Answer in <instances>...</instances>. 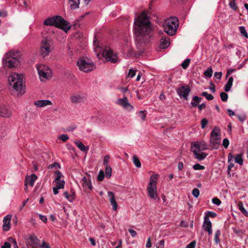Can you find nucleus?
Returning <instances> with one entry per match:
<instances>
[{
  "label": "nucleus",
  "mask_w": 248,
  "mask_h": 248,
  "mask_svg": "<svg viewBox=\"0 0 248 248\" xmlns=\"http://www.w3.org/2000/svg\"><path fill=\"white\" fill-rule=\"evenodd\" d=\"M135 42L139 49L148 44L153 35V29L148 16L144 13L135 19Z\"/></svg>",
  "instance_id": "nucleus-1"
},
{
  "label": "nucleus",
  "mask_w": 248,
  "mask_h": 248,
  "mask_svg": "<svg viewBox=\"0 0 248 248\" xmlns=\"http://www.w3.org/2000/svg\"><path fill=\"white\" fill-rule=\"evenodd\" d=\"M8 82L12 92L17 95H23L25 93V85L23 75L12 73L8 77Z\"/></svg>",
  "instance_id": "nucleus-2"
},
{
  "label": "nucleus",
  "mask_w": 248,
  "mask_h": 248,
  "mask_svg": "<svg viewBox=\"0 0 248 248\" xmlns=\"http://www.w3.org/2000/svg\"><path fill=\"white\" fill-rule=\"evenodd\" d=\"M94 43V50L96 53V56L99 58L100 56L105 58L108 62H110L112 63H116L118 61V57L116 54H114L112 50L108 46H105L104 48L101 47L99 43L96 44L95 40Z\"/></svg>",
  "instance_id": "nucleus-3"
},
{
  "label": "nucleus",
  "mask_w": 248,
  "mask_h": 248,
  "mask_svg": "<svg viewBox=\"0 0 248 248\" xmlns=\"http://www.w3.org/2000/svg\"><path fill=\"white\" fill-rule=\"evenodd\" d=\"M44 24L46 26H54L62 29L67 32L71 28L70 24L60 16L48 17L44 21Z\"/></svg>",
  "instance_id": "nucleus-4"
},
{
  "label": "nucleus",
  "mask_w": 248,
  "mask_h": 248,
  "mask_svg": "<svg viewBox=\"0 0 248 248\" xmlns=\"http://www.w3.org/2000/svg\"><path fill=\"white\" fill-rule=\"evenodd\" d=\"M19 53L18 52L10 51L7 53L2 60L3 64L10 68H14L19 63Z\"/></svg>",
  "instance_id": "nucleus-5"
},
{
  "label": "nucleus",
  "mask_w": 248,
  "mask_h": 248,
  "mask_svg": "<svg viewBox=\"0 0 248 248\" xmlns=\"http://www.w3.org/2000/svg\"><path fill=\"white\" fill-rule=\"evenodd\" d=\"M178 25V19L176 17H171L165 20L163 25L164 30L168 35L172 36L175 34Z\"/></svg>",
  "instance_id": "nucleus-6"
},
{
  "label": "nucleus",
  "mask_w": 248,
  "mask_h": 248,
  "mask_svg": "<svg viewBox=\"0 0 248 248\" xmlns=\"http://www.w3.org/2000/svg\"><path fill=\"white\" fill-rule=\"evenodd\" d=\"M158 176V174H154L151 175L150 178L149 183L147 187L148 196L151 199L155 200L158 198L156 191V184Z\"/></svg>",
  "instance_id": "nucleus-7"
},
{
  "label": "nucleus",
  "mask_w": 248,
  "mask_h": 248,
  "mask_svg": "<svg viewBox=\"0 0 248 248\" xmlns=\"http://www.w3.org/2000/svg\"><path fill=\"white\" fill-rule=\"evenodd\" d=\"M77 66L79 69L84 72H90L95 68L93 61L88 58H81L77 62Z\"/></svg>",
  "instance_id": "nucleus-8"
},
{
  "label": "nucleus",
  "mask_w": 248,
  "mask_h": 248,
  "mask_svg": "<svg viewBox=\"0 0 248 248\" xmlns=\"http://www.w3.org/2000/svg\"><path fill=\"white\" fill-rule=\"evenodd\" d=\"M52 50L51 41L47 38L43 39L41 42L39 51L40 55L44 58L48 56Z\"/></svg>",
  "instance_id": "nucleus-9"
},
{
  "label": "nucleus",
  "mask_w": 248,
  "mask_h": 248,
  "mask_svg": "<svg viewBox=\"0 0 248 248\" xmlns=\"http://www.w3.org/2000/svg\"><path fill=\"white\" fill-rule=\"evenodd\" d=\"M36 68L41 81L44 79H49L51 78V71L47 66L43 64H37Z\"/></svg>",
  "instance_id": "nucleus-10"
},
{
  "label": "nucleus",
  "mask_w": 248,
  "mask_h": 248,
  "mask_svg": "<svg viewBox=\"0 0 248 248\" xmlns=\"http://www.w3.org/2000/svg\"><path fill=\"white\" fill-rule=\"evenodd\" d=\"M176 92L181 98L187 100L190 92V89L188 85L182 86L178 88Z\"/></svg>",
  "instance_id": "nucleus-11"
},
{
  "label": "nucleus",
  "mask_w": 248,
  "mask_h": 248,
  "mask_svg": "<svg viewBox=\"0 0 248 248\" xmlns=\"http://www.w3.org/2000/svg\"><path fill=\"white\" fill-rule=\"evenodd\" d=\"M208 149L207 143L204 141H196L191 143V150H197L199 151L206 150Z\"/></svg>",
  "instance_id": "nucleus-12"
},
{
  "label": "nucleus",
  "mask_w": 248,
  "mask_h": 248,
  "mask_svg": "<svg viewBox=\"0 0 248 248\" xmlns=\"http://www.w3.org/2000/svg\"><path fill=\"white\" fill-rule=\"evenodd\" d=\"M117 104L122 107L130 111L133 109V107L128 101L127 98L124 96L123 98H119L117 100Z\"/></svg>",
  "instance_id": "nucleus-13"
},
{
  "label": "nucleus",
  "mask_w": 248,
  "mask_h": 248,
  "mask_svg": "<svg viewBox=\"0 0 248 248\" xmlns=\"http://www.w3.org/2000/svg\"><path fill=\"white\" fill-rule=\"evenodd\" d=\"M84 98L78 93H74L70 95V100L73 104H78L83 102Z\"/></svg>",
  "instance_id": "nucleus-14"
},
{
  "label": "nucleus",
  "mask_w": 248,
  "mask_h": 248,
  "mask_svg": "<svg viewBox=\"0 0 248 248\" xmlns=\"http://www.w3.org/2000/svg\"><path fill=\"white\" fill-rule=\"evenodd\" d=\"M12 216L7 215L5 216L3 219L2 230L4 231H8L11 228V220Z\"/></svg>",
  "instance_id": "nucleus-15"
},
{
  "label": "nucleus",
  "mask_w": 248,
  "mask_h": 248,
  "mask_svg": "<svg viewBox=\"0 0 248 248\" xmlns=\"http://www.w3.org/2000/svg\"><path fill=\"white\" fill-rule=\"evenodd\" d=\"M55 174L56 175L55 182L56 183V186L62 185L63 186V188L65 185V181L63 179H62L63 177V175L59 170L56 171Z\"/></svg>",
  "instance_id": "nucleus-16"
},
{
  "label": "nucleus",
  "mask_w": 248,
  "mask_h": 248,
  "mask_svg": "<svg viewBox=\"0 0 248 248\" xmlns=\"http://www.w3.org/2000/svg\"><path fill=\"white\" fill-rule=\"evenodd\" d=\"M108 196L109 198L110 204L112 206V209L114 211H116L117 209L118 205L114 193L111 191H108Z\"/></svg>",
  "instance_id": "nucleus-17"
},
{
  "label": "nucleus",
  "mask_w": 248,
  "mask_h": 248,
  "mask_svg": "<svg viewBox=\"0 0 248 248\" xmlns=\"http://www.w3.org/2000/svg\"><path fill=\"white\" fill-rule=\"evenodd\" d=\"M37 179V176L34 174H32L30 176H26L25 185L27 186L28 185H29L31 186H33L34 182Z\"/></svg>",
  "instance_id": "nucleus-18"
},
{
  "label": "nucleus",
  "mask_w": 248,
  "mask_h": 248,
  "mask_svg": "<svg viewBox=\"0 0 248 248\" xmlns=\"http://www.w3.org/2000/svg\"><path fill=\"white\" fill-rule=\"evenodd\" d=\"M30 245L32 248H38L39 247V240L35 235H31L29 237Z\"/></svg>",
  "instance_id": "nucleus-19"
},
{
  "label": "nucleus",
  "mask_w": 248,
  "mask_h": 248,
  "mask_svg": "<svg viewBox=\"0 0 248 248\" xmlns=\"http://www.w3.org/2000/svg\"><path fill=\"white\" fill-rule=\"evenodd\" d=\"M193 152L195 157L196 159L199 161H202L204 160L207 155V154L204 152H200L201 151H197V150H192Z\"/></svg>",
  "instance_id": "nucleus-20"
},
{
  "label": "nucleus",
  "mask_w": 248,
  "mask_h": 248,
  "mask_svg": "<svg viewBox=\"0 0 248 248\" xmlns=\"http://www.w3.org/2000/svg\"><path fill=\"white\" fill-rule=\"evenodd\" d=\"M11 111L7 107L3 106L0 108V116L9 117L11 115Z\"/></svg>",
  "instance_id": "nucleus-21"
},
{
  "label": "nucleus",
  "mask_w": 248,
  "mask_h": 248,
  "mask_svg": "<svg viewBox=\"0 0 248 248\" xmlns=\"http://www.w3.org/2000/svg\"><path fill=\"white\" fill-rule=\"evenodd\" d=\"M82 185L85 188H88L90 190L93 189V186L90 179H87L85 176L83 177L81 180Z\"/></svg>",
  "instance_id": "nucleus-22"
},
{
  "label": "nucleus",
  "mask_w": 248,
  "mask_h": 248,
  "mask_svg": "<svg viewBox=\"0 0 248 248\" xmlns=\"http://www.w3.org/2000/svg\"><path fill=\"white\" fill-rule=\"evenodd\" d=\"M52 102L48 100H40L34 102V105L37 107H43L48 105H51Z\"/></svg>",
  "instance_id": "nucleus-23"
},
{
  "label": "nucleus",
  "mask_w": 248,
  "mask_h": 248,
  "mask_svg": "<svg viewBox=\"0 0 248 248\" xmlns=\"http://www.w3.org/2000/svg\"><path fill=\"white\" fill-rule=\"evenodd\" d=\"M220 137H212L210 138V143L212 146L213 148L217 149L218 145L220 144Z\"/></svg>",
  "instance_id": "nucleus-24"
},
{
  "label": "nucleus",
  "mask_w": 248,
  "mask_h": 248,
  "mask_svg": "<svg viewBox=\"0 0 248 248\" xmlns=\"http://www.w3.org/2000/svg\"><path fill=\"white\" fill-rule=\"evenodd\" d=\"M170 44L169 38L168 37H162L160 40V47L163 48L168 47Z\"/></svg>",
  "instance_id": "nucleus-25"
},
{
  "label": "nucleus",
  "mask_w": 248,
  "mask_h": 248,
  "mask_svg": "<svg viewBox=\"0 0 248 248\" xmlns=\"http://www.w3.org/2000/svg\"><path fill=\"white\" fill-rule=\"evenodd\" d=\"M74 143L81 151L87 152L89 150V148L86 147L82 142L76 140Z\"/></svg>",
  "instance_id": "nucleus-26"
},
{
  "label": "nucleus",
  "mask_w": 248,
  "mask_h": 248,
  "mask_svg": "<svg viewBox=\"0 0 248 248\" xmlns=\"http://www.w3.org/2000/svg\"><path fill=\"white\" fill-rule=\"evenodd\" d=\"M202 98L198 96H194L192 97V101L190 104L191 107H196L199 105V104L201 102Z\"/></svg>",
  "instance_id": "nucleus-27"
},
{
  "label": "nucleus",
  "mask_w": 248,
  "mask_h": 248,
  "mask_svg": "<svg viewBox=\"0 0 248 248\" xmlns=\"http://www.w3.org/2000/svg\"><path fill=\"white\" fill-rule=\"evenodd\" d=\"M233 78L232 77L229 78L227 83L224 87V90L225 92H228L230 91L233 82Z\"/></svg>",
  "instance_id": "nucleus-28"
},
{
  "label": "nucleus",
  "mask_w": 248,
  "mask_h": 248,
  "mask_svg": "<svg viewBox=\"0 0 248 248\" xmlns=\"http://www.w3.org/2000/svg\"><path fill=\"white\" fill-rule=\"evenodd\" d=\"M203 228L204 231H206L208 229L212 228V223L209 219H207V217L206 219L204 218V221L203 223Z\"/></svg>",
  "instance_id": "nucleus-29"
},
{
  "label": "nucleus",
  "mask_w": 248,
  "mask_h": 248,
  "mask_svg": "<svg viewBox=\"0 0 248 248\" xmlns=\"http://www.w3.org/2000/svg\"><path fill=\"white\" fill-rule=\"evenodd\" d=\"M80 0H69L71 8L75 9L79 7Z\"/></svg>",
  "instance_id": "nucleus-30"
},
{
  "label": "nucleus",
  "mask_w": 248,
  "mask_h": 248,
  "mask_svg": "<svg viewBox=\"0 0 248 248\" xmlns=\"http://www.w3.org/2000/svg\"><path fill=\"white\" fill-rule=\"evenodd\" d=\"M235 162L241 166L243 164V154H239L236 155L235 157Z\"/></svg>",
  "instance_id": "nucleus-31"
},
{
  "label": "nucleus",
  "mask_w": 248,
  "mask_h": 248,
  "mask_svg": "<svg viewBox=\"0 0 248 248\" xmlns=\"http://www.w3.org/2000/svg\"><path fill=\"white\" fill-rule=\"evenodd\" d=\"M63 196L70 202H72L75 198L74 193H73L72 194H69L67 191H65L63 193Z\"/></svg>",
  "instance_id": "nucleus-32"
},
{
  "label": "nucleus",
  "mask_w": 248,
  "mask_h": 248,
  "mask_svg": "<svg viewBox=\"0 0 248 248\" xmlns=\"http://www.w3.org/2000/svg\"><path fill=\"white\" fill-rule=\"evenodd\" d=\"M220 130L218 127L216 126L212 130L211 133V137H219Z\"/></svg>",
  "instance_id": "nucleus-33"
},
{
  "label": "nucleus",
  "mask_w": 248,
  "mask_h": 248,
  "mask_svg": "<svg viewBox=\"0 0 248 248\" xmlns=\"http://www.w3.org/2000/svg\"><path fill=\"white\" fill-rule=\"evenodd\" d=\"M233 157L234 156L232 153H230L228 154V162L229 163L228 167H229V168H231V169L234 167L233 163L231 162V161L233 159Z\"/></svg>",
  "instance_id": "nucleus-34"
},
{
  "label": "nucleus",
  "mask_w": 248,
  "mask_h": 248,
  "mask_svg": "<svg viewBox=\"0 0 248 248\" xmlns=\"http://www.w3.org/2000/svg\"><path fill=\"white\" fill-rule=\"evenodd\" d=\"M239 209L241 212L246 216L248 217V212L245 209L243 203L240 202L238 204Z\"/></svg>",
  "instance_id": "nucleus-35"
},
{
  "label": "nucleus",
  "mask_w": 248,
  "mask_h": 248,
  "mask_svg": "<svg viewBox=\"0 0 248 248\" xmlns=\"http://www.w3.org/2000/svg\"><path fill=\"white\" fill-rule=\"evenodd\" d=\"M229 5L230 7L234 11H236L238 9L236 0H231L229 3Z\"/></svg>",
  "instance_id": "nucleus-36"
},
{
  "label": "nucleus",
  "mask_w": 248,
  "mask_h": 248,
  "mask_svg": "<svg viewBox=\"0 0 248 248\" xmlns=\"http://www.w3.org/2000/svg\"><path fill=\"white\" fill-rule=\"evenodd\" d=\"M105 173L107 178H109L111 177L112 174V169L110 166H106Z\"/></svg>",
  "instance_id": "nucleus-37"
},
{
  "label": "nucleus",
  "mask_w": 248,
  "mask_h": 248,
  "mask_svg": "<svg viewBox=\"0 0 248 248\" xmlns=\"http://www.w3.org/2000/svg\"><path fill=\"white\" fill-rule=\"evenodd\" d=\"M133 161L134 165L137 167V168H140L141 167V163L140 162L138 158V157L134 155L133 156Z\"/></svg>",
  "instance_id": "nucleus-38"
},
{
  "label": "nucleus",
  "mask_w": 248,
  "mask_h": 248,
  "mask_svg": "<svg viewBox=\"0 0 248 248\" xmlns=\"http://www.w3.org/2000/svg\"><path fill=\"white\" fill-rule=\"evenodd\" d=\"M216 216L217 214L216 213L212 211H208L206 213L204 218L206 219L207 217V219H209V217H216Z\"/></svg>",
  "instance_id": "nucleus-39"
},
{
  "label": "nucleus",
  "mask_w": 248,
  "mask_h": 248,
  "mask_svg": "<svg viewBox=\"0 0 248 248\" xmlns=\"http://www.w3.org/2000/svg\"><path fill=\"white\" fill-rule=\"evenodd\" d=\"M220 231L219 230H217L216 231L215 234V242L217 244H218L220 243V239L219 238V236L220 235Z\"/></svg>",
  "instance_id": "nucleus-40"
},
{
  "label": "nucleus",
  "mask_w": 248,
  "mask_h": 248,
  "mask_svg": "<svg viewBox=\"0 0 248 248\" xmlns=\"http://www.w3.org/2000/svg\"><path fill=\"white\" fill-rule=\"evenodd\" d=\"M213 71L211 67H208L204 72V75L207 78H211L212 76Z\"/></svg>",
  "instance_id": "nucleus-41"
},
{
  "label": "nucleus",
  "mask_w": 248,
  "mask_h": 248,
  "mask_svg": "<svg viewBox=\"0 0 248 248\" xmlns=\"http://www.w3.org/2000/svg\"><path fill=\"white\" fill-rule=\"evenodd\" d=\"M201 95L205 97L208 100H212L214 99L213 95L211 94H208L206 92H202Z\"/></svg>",
  "instance_id": "nucleus-42"
},
{
  "label": "nucleus",
  "mask_w": 248,
  "mask_h": 248,
  "mask_svg": "<svg viewBox=\"0 0 248 248\" xmlns=\"http://www.w3.org/2000/svg\"><path fill=\"white\" fill-rule=\"evenodd\" d=\"M190 62V59L187 58L181 64V66L183 67V69H186L188 65L189 64V63Z\"/></svg>",
  "instance_id": "nucleus-43"
},
{
  "label": "nucleus",
  "mask_w": 248,
  "mask_h": 248,
  "mask_svg": "<svg viewBox=\"0 0 248 248\" xmlns=\"http://www.w3.org/2000/svg\"><path fill=\"white\" fill-rule=\"evenodd\" d=\"M105 177L104 172L103 170L99 171V174L97 176V180L99 181H102Z\"/></svg>",
  "instance_id": "nucleus-44"
},
{
  "label": "nucleus",
  "mask_w": 248,
  "mask_h": 248,
  "mask_svg": "<svg viewBox=\"0 0 248 248\" xmlns=\"http://www.w3.org/2000/svg\"><path fill=\"white\" fill-rule=\"evenodd\" d=\"M63 186L62 185L56 186L53 188V191L54 195H57L59 193V189H62Z\"/></svg>",
  "instance_id": "nucleus-45"
},
{
  "label": "nucleus",
  "mask_w": 248,
  "mask_h": 248,
  "mask_svg": "<svg viewBox=\"0 0 248 248\" xmlns=\"http://www.w3.org/2000/svg\"><path fill=\"white\" fill-rule=\"evenodd\" d=\"M53 168L56 169H60L61 168V166L58 162H55L54 163L49 165L48 167V169L49 170H51Z\"/></svg>",
  "instance_id": "nucleus-46"
},
{
  "label": "nucleus",
  "mask_w": 248,
  "mask_h": 248,
  "mask_svg": "<svg viewBox=\"0 0 248 248\" xmlns=\"http://www.w3.org/2000/svg\"><path fill=\"white\" fill-rule=\"evenodd\" d=\"M220 96L222 101L225 102L227 101L228 98V94L224 92H222L220 94Z\"/></svg>",
  "instance_id": "nucleus-47"
},
{
  "label": "nucleus",
  "mask_w": 248,
  "mask_h": 248,
  "mask_svg": "<svg viewBox=\"0 0 248 248\" xmlns=\"http://www.w3.org/2000/svg\"><path fill=\"white\" fill-rule=\"evenodd\" d=\"M193 168L195 170H203L205 169V167L199 164H196L193 166Z\"/></svg>",
  "instance_id": "nucleus-48"
},
{
  "label": "nucleus",
  "mask_w": 248,
  "mask_h": 248,
  "mask_svg": "<svg viewBox=\"0 0 248 248\" xmlns=\"http://www.w3.org/2000/svg\"><path fill=\"white\" fill-rule=\"evenodd\" d=\"M110 159V156L108 155H106L104 157L103 160V165L105 166H109L108 165L109 161Z\"/></svg>",
  "instance_id": "nucleus-49"
},
{
  "label": "nucleus",
  "mask_w": 248,
  "mask_h": 248,
  "mask_svg": "<svg viewBox=\"0 0 248 248\" xmlns=\"http://www.w3.org/2000/svg\"><path fill=\"white\" fill-rule=\"evenodd\" d=\"M200 194V191L197 188H195L192 190V195L195 198H198Z\"/></svg>",
  "instance_id": "nucleus-50"
},
{
  "label": "nucleus",
  "mask_w": 248,
  "mask_h": 248,
  "mask_svg": "<svg viewBox=\"0 0 248 248\" xmlns=\"http://www.w3.org/2000/svg\"><path fill=\"white\" fill-rule=\"evenodd\" d=\"M136 70H133L132 69H130L129 70V73L128 74V77L130 78H133L136 75Z\"/></svg>",
  "instance_id": "nucleus-51"
},
{
  "label": "nucleus",
  "mask_w": 248,
  "mask_h": 248,
  "mask_svg": "<svg viewBox=\"0 0 248 248\" xmlns=\"http://www.w3.org/2000/svg\"><path fill=\"white\" fill-rule=\"evenodd\" d=\"M239 30H240V31L241 33L244 36L246 37L247 38L248 37V34H247V32L246 31V30L245 28L244 27H242V26L240 27Z\"/></svg>",
  "instance_id": "nucleus-52"
},
{
  "label": "nucleus",
  "mask_w": 248,
  "mask_h": 248,
  "mask_svg": "<svg viewBox=\"0 0 248 248\" xmlns=\"http://www.w3.org/2000/svg\"><path fill=\"white\" fill-rule=\"evenodd\" d=\"M59 139L61 140L62 141L65 142L69 139V137L66 134H62L59 137Z\"/></svg>",
  "instance_id": "nucleus-53"
},
{
  "label": "nucleus",
  "mask_w": 248,
  "mask_h": 248,
  "mask_svg": "<svg viewBox=\"0 0 248 248\" xmlns=\"http://www.w3.org/2000/svg\"><path fill=\"white\" fill-rule=\"evenodd\" d=\"M208 124V120L205 119H202L201 121V127L202 129H203L207 124Z\"/></svg>",
  "instance_id": "nucleus-54"
},
{
  "label": "nucleus",
  "mask_w": 248,
  "mask_h": 248,
  "mask_svg": "<svg viewBox=\"0 0 248 248\" xmlns=\"http://www.w3.org/2000/svg\"><path fill=\"white\" fill-rule=\"evenodd\" d=\"M212 202L214 204L217 205H219L221 203V201L217 198H213L212 199Z\"/></svg>",
  "instance_id": "nucleus-55"
},
{
  "label": "nucleus",
  "mask_w": 248,
  "mask_h": 248,
  "mask_svg": "<svg viewBox=\"0 0 248 248\" xmlns=\"http://www.w3.org/2000/svg\"><path fill=\"white\" fill-rule=\"evenodd\" d=\"M223 146L226 149L228 147L229 145V140L228 139L225 138L223 140Z\"/></svg>",
  "instance_id": "nucleus-56"
},
{
  "label": "nucleus",
  "mask_w": 248,
  "mask_h": 248,
  "mask_svg": "<svg viewBox=\"0 0 248 248\" xmlns=\"http://www.w3.org/2000/svg\"><path fill=\"white\" fill-rule=\"evenodd\" d=\"M139 116L142 121H144L146 118V115L144 113L143 111H140L139 112Z\"/></svg>",
  "instance_id": "nucleus-57"
},
{
  "label": "nucleus",
  "mask_w": 248,
  "mask_h": 248,
  "mask_svg": "<svg viewBox=\"0 0 248 248\" xmlns=\"http://www.w3.org/2000/svg\"><path fill=\"white\" fill-rule=\"evenodd\" d=\"M196 246V241H193L191 242L186 248H195Z\"/></svg>",
  "instance_id": "nucleus-58"
},
{
  "label": "nucleus",
  "mask_w": 248,
  "mask_h": 248,
  "mask_svg": "<svg viewBox=\"0 0 248 248\" xmlns=\"http://www.w3.org/2000/svg\"><path fill=\"white\" fill-rule=\"evenodd\" d=\"M39 247L40 248H50V247L49 245V244L45 242L44 241H43L42 244L41 245H39Z\"/></svg>",
  "instance_id": "nucleus-59"
},
{
  "label": "nucleus",
  "mask_w": 248,
  "mask_h": 248,
  "mask_svg": "<svg viewBox=\"0 0 248 248\" xmlns=\"http://www.w3.org/2000/svg\"><path fill=\"white\" fill-rule=\"evenodd\" d=\"M214 77L216 78L220 79L222 77V73L216 72L215 73Z\"/></svg>",
  "instance_id": "nucleus-60"
},
{
  "label": "nucleus",
  "mask_w": 248,
  "mask_h": 248,
  "mask_svg": "<svg viewBox=\"0 0 248 248\" xmlns=\"http://www.w3.org/2000/svg\"><path fill=\"white\" fill-rule=\"evenodd\" d=\"M39 217L40 219L44 223H46L47 222V219L46 216L39 214Z\"/></svg>",
  "instance_id": "nucleus-61"
},
{
  "label": "nucleus",
  "mask_w": 248,
  "mask_h": 248,
  "mask_svg": "<svg viewBox=\"0 0 248 248\" xmlns=\"http://www.w3.org/2000/svg\"><path fill=\"white\" fill-rule=\"evenodd\" d=\"M210 87H209V89L213 92V93H215V91H216V88H215V86L214 85V84L212 82H210Z\"/></svg>",
  "instance_id": "nucleus-62"
},
{
  "label": "nucleus",
  "mask_w": 248,
  "mask_h": 248,
  "mask_svg": "<svg viewBox=\"0 0 248 248\" xmlns=\"http://www.w3.org/2000/svg\"><path fill=\"white\" fill-rule=\"evenodd\" d=\"M128 231L133 237H135L137 234V232L133 229H129Z\"/></svg>",
  "instance_id": "nucleus-63"
},
{
  "label": "nucleus",
  "mask_w": 248,
  "mask_h": 248,
  "mask_svg": "<svg viewBox=\"0 0 248 248\" xmlns=\"http://www.w3.org/2000/svg\"><path fill=\"white\" fill-rule=\"evenodd\" d=\"M11 245L9 242H5L4 245L1 247V248H10Z\"/></svg>",
  "instance_id": "nucleus-64"
}]
</instances>
